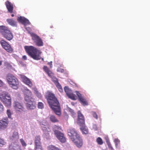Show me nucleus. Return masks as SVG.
<instances>
[{"label":"nucleus","instance_id":"nucleus-1","mask_svg":"<svg viewBox=\"0 0 150 150\" xmlns=\"http://www.w3.org/2000/svg\"><path fill=\"white\" fill-rule=\"evenodd\" d=\"M45 96L48 104L55 114L58 115H60V104L54 94L52 91H48L45 93Z\"/></svg>","mask_w":150,"mask_h":150},{"label":"nucleus","instance_id":"nucleus-2","mask_svg":"<svg viewBox=\"0 0 150 150\" xmlns=\"http://www.w3.org/2000/svg\"><path fill=\"white\" fill-rule=\"evenodd\" d=\"M68 135L71 139L78 147H81L83 144L82 139L75 129L70 128L68 130Z\"/></svg>","mask_w":150,"mask_h":150},{"label":"nucleus","instance_id":"nucleus-3","mask_svg":"<svg viewBox=\"0 0 150 150\" xmlns=\"http://www.w3.org/2000/svg\"><path fill=\"white\" fill-rule=\"evenodd\" d=\"M24 48L26 53L33 59L39 60L41 59V52L40 50L32 46H25Z\"/></svg>","mask_w":150,"mask_h":150},{"label":"nucleus","instance_id":"nucleus-4","mask_svg":"<svg viewBox=\"0 0 150 150\" xmlns=\"http://www.w3.org/2000/svg\"><path fill=\"white\" fill-rule=\"evenodd\" d=\"M24 100L26 102V107L30 109H34L36 107V102L32 93L24 94Z\"/></svg>","mask_w":150,"mask_h":150},{"label":"nucleus","instance_id":"nucleus-5","mask_svg":"<svg viewBox=\"0 0 150 150\" xmlns=\"http://www.w3.org/2000/svg\"><path fill=\"white\" fill-rule=\"evenodd\" d=\"M0 33L3 37L7 40L11 41L13 38V35L9 29L4 25H0Z\"/></svg>","mask_w":150,"mask_h":150},{"label":"nucleus","instance_id":"nucleus-6","mask_svg":"<svg viewBox=\"0 0 150 150\" xmlns=\"http://www.w3.org/2000/svg\"><path fill=\"white\" fill-rule=\"evenodd\" d=\"M7 82L11 87L14 89H17L18 85V81L17 78L13 75L8 74L6 76Z\"/></svg>","mask_w":150,"mask_h":150},{"label":"nucleus","instance_id":"nucleus-7","mask_svg":"<svg viewBox=\"0 0 150 150\" xmlns=\"http://www.w3.org/2000/svg\"><path fill=\"white\" fill-rule=\"evenodd\" d=\"M53 130L55 135L58 140L61 142L65 143L66 141V139L64 134L60 131H62L61 127L55 125L54 126Z\"/></svg>","mask_w":150,"mask_h":150},{"label":"nucleus","instance_id":"nucleus-8","mask_svg":"<svg viewBox=\"0 0 150 150\" xmlns=\"http://www.w3.org/2000/svg\"><path fill=\"white\" fill-rule=\"evenodd\" d=\"M0 43L2 48L7 52L11 53L13 51V49L9 43L4 40H1L0 41Z\"/></svg>","mask_w":150,"mask_h":150},{"label":"nucleus","instance_id":"nucleus-9","mask_svg":"<svg viewBox=\"0 0 150 150\" xmlns=\"http://www.w3.org/2000/svg\"><path fill=\"white\" fill-rule=\"evenodd\" d=\"M32 40L34 41L35 43L38 46H42L43 45V42L42 40L38 36L35 34H31Z\"/></svg>","mask_w":150,"mask_h":150},{"label":"nucleus","instance_id":"nucleus-10","mask_svg":"<svg viewBox=\"0 0 150 150\" xmlns=\"http://www.w3.org/2000/svg\"><path fill=\"white\" fill-rule=\"evenodd\" d=\"M78 118L77 120V124L80 126L85 124V120L83 115L80 111L78 112Z\"/></svg>","mask_w":150,"mask_h":150},{"label":"nucleus","instance_id":"nucleus-11","mask_svg":"<svg viewBox=\"0 0 150 150\" xmlns=\"http://www.w3.org/2000/svg\"><path fill=\"white\" fill-rule=\"evenodd\" d=\"M1 97V100L4 104V105L8 108H9L11 105V97H8L7 100H5L2 96Z\"/></svg>","mask_w":150,"mask_h":150},{"label":"nucleus","instance_id":"nucleus-12","mask_svg":"<svg viewBox=\"0 0 150 150\" xmlns=\"http://www.w3.org/2000/svg\"><path fill=\"white\" fill-rule=\"evenodd\" d=\"M8 123V119L6 117L0 120V129H3L6 127Z\"/></svg>","mask_w":150,"mask_h":150},{"label":"nucleus","instance_id":"nucleus-13","mask_svg":"<svg viewBox=\"0 0 150 150\" xmlns=\"http://www.w3.org/2000/svg\"><path fill=\"white\" fill-rule=\"evenodd\" d=\"M13 107L15 109L20 111H23L24 110V107L21 103L17 101H15L13 103Z\"/></svg>","mask_w":150,"mask_h":150},{"label":"nucleus","instance_id":"nucleus-14","mask_svg":"<svg viewBox=\"0 0 150 150\" xmlns=\"http://www.w3.org/2000/svg\"><path fill=\"white\" fill-rule=\"evenodd\" d=\"M5 4L8 12L12 13L13 12V4L9 1H7L5 2Z\"/></svg>","mask_w":150,"mask_h":150},{"label":"nucleus","instance_id":"nucleus-15","mask_svg":"<svg viewBox=\"0 0 150 150\" xmlns=\"http://www.w3.org/2000/svg\"><path fill=\"white\" fill-rule=\"evenodd\" d=\"M44 71L47 74L48 76L51 78L54 77V74L47 67L44 66L43 67Z\"/></svg>","mask_w":150,"mask_h":150},{"label":"nucleus","instance_id":"nucleus-16","mask_svg":"<svg viewBox=\"0 0 150 150\" xmlns=\"http://www.w3.org/2000/svg\"><path fill=\"white\" fill-rule=\"evenodd\" d=\"M41 128L45 135L46 136H49L51 132L50 128L48 126L45 125L42 126Z\"/></svg>","mask_w":150,"mask_h":150},{"label":"nucleus","instance_id":"nucleus-17","mask_svg":"<svg viewBox=\"0 0 150 150\" xmlns=\"http://www.w3.org/2000/svg\"><path fill=\"white\" fill-rule=\"evenodd\" d=\"M32 89L33 91L34 94L38 98L40 99L42 98V96L41 93L39 92L35 87L32 88Z\"/></svg>","mask_w":150,"mask_h":150},{"label":"nucleus","instance_id":"nucleus-18","mask_svg":"<svg viewBox=\"0 0 150 150\" xmlns=\"http://www.w3.org/2000/svg\"><path fill=\"white\" fill-rule=\"evenodd\" d=\"M80 129L83 134H88V129L85 125L82 126H80Z\"/></svg>","mask_w":150,"mask_h":150},{"label":"nucleus","instance_id":"nucleus-19","mask_svg":"<svg viewBox=\"0 0 150 150\" xmlns=\"http://www.w3.org/2000/svg\"><path fill=\"white\" fill-rule=\"evenodd\" d=\"M40 136L39 135L35 136V146L41 145Z\"/></svg>","mask_w":150,"mask_h":150},{"label":"nucleus","instance_id":"nucleus-20","mask_svg":"<svg viewBox=\"0 0 150 150\" xmlns=\"http://www.w3.org/2000/svg\"><path fill=\"white\" fill-rule=\"evenodd\" d=\"M7 22L13 26H16V22L12 19H8L6 20Z\"/></svg>","mask_w":150,"mask_h":150},{"label":"nucleus","instance_id":"nucleus-21","mask_svg":"<svg viewBox=\"0 0 150 150\" xmlns=\"http://www.w3.org/2000/svg\"><path fill=\"white\" fill-rule=\"evenodd\" d=\"M54 79H55V81L56 82L55 85L57 87L60 92H62L63 91L61 85L58 82L57 79L56 78H54Z\"/></svg>","mask_w":150,"mask_h":150},{"label":"nucleus","instance_id":"nucleus-22","mask_svg":"<svg viewBox=\"0 0 150 150\" xmlns=\"http://www.w3.org/2000/svg\"><path fill=\"white\" fill-rule=\"evenodd\" d=\"M2 96L4 98H3L5 100H7V98L8 97H11L9 94L8 93L6 92H3L0 94V100H1V97Z\"/></svg>","mask_w":150,"mask_h":150},{"label":"nucleus","instance_id":"nucleus-23","mask_svg":"<svg viewBox=\"0 0 150 150\" xmlns=\"http://www.w3.org/2000/svg\"><path fill=\"white\" fill-rule=\"evenodd\" d=\"M21 77L22 81L25 84L28 81L30 80L29 79L24 75H21Z\"/></svg>","mask_w":150,"mask_h":150},{"label":"nucleus","instance_id":"nucleus-24","mask_svg":"<svg viewBox=\"0 0 150 150\" xmlns=\"http://www.w3.org/2000/svg\"><path fill=\"white\" fill-rule=\"evenodd\" d=\"M79 100L81 103L84 106L86 105H88V102L83 97L79 99Z\"/></svg>","mask_w":150,"mask_h":150},{"label":"nucleus","instance_id":"nucleus-25","mask_svg":"<svg viewBox=\"0 0 150 150\" xmlns=\"http://www.w3.org/2000/svg\"><path fill=\"white\" fill-rule=\"evenodd\" d=\"M48 150H62L60 148L53 145L48 146L47 147Z\"/></svg>","mask_w":150,"mask_h":150},{"label":"nucleus","instance_id":"nucleus-26","mask_svg":"<svg viewBox=\"0 0 150 150\" xmlns=\"http://www.w3.org/2000/svg\"><path fill=\"white\" fill-rule=\"evenodd\" d=\"M50 121L53 122H58V120L56 118L55 116L53 115H51L50 117Z\"/></svg>","mask_w":150,"mask_h":150},{"label":"nucleus","instance_id":"nucleus-27","mask_svg":"<svg viewBox=\"0 0 150 150\" xmlns=\"http://www.w3.org/2000/svg\"><path fill=\"white\" fill-rule=\"evenodd\" d=\"M69 97L73 100H75L76 99V98L75 95L71 93V92L67 95Z\"/></svg>","mask_w":150,"mask_h":150},{"label":"nucleus","instance_id":"nucleus-28","mask_svg":"<svg viewBox=\"0 0 150 150\" xmlns=\"http://www.w3.org/2000/svg\"><path fill=\"white\" fill-rule=\"evenodd\" d=\"M19 136L18 135V133L17 132H14L13 133V134L11 138L12 139H18V138Z\"/></svg>","mask_w":150,"mask_h":150},{"label":"nucleus","instance_id":"nucleus-29","mask_svg":"<svg viewBox=\"0 0 150 150\" xmlns=\"http://www.w3.org/2000/svg\"><path fill=\"white\" fill-rule=\"evenodd\" d=\"M114 142L115 143L116 147L118 149H120V146L119 145L120 144V141L119 139H115L114 140Z\"/></svg>","mask_w":150,"mask_h":150},{"label":"nucleus","instance_id":"nucleus-30","mask_svg":"<svg viewBox=\"0 0 150 150\" xmlns=\"http://www.w3.org/2000/svg\"><path fill=\"white\" fill-rule=\"evenodd\" d=\"M96 142L98 144L100 145H102L103 143L102 139L100 137L97 138L96 139Z\"/></svg>","mask_w":150,"mask_h":150},{"label":"nucleus","instance_id":"nucleus-31","mask_svg":"<svg viewBox=\"0 0 150 150\" xmlns=\"http://www.w3.org/2000/svg\"><path fill=\"white\" fill-rule=\"evenodd\" d=\"M64 90L66 93L67 95H68L69 93L71 92V91L70 90L68 87L65 86L64 88Z\"/></svg>","mask_w":150,"mask_h":150},{"label":"nucleus","instance_id":"nucleus-32","mask_svg":"<svg viewBox=\"0 0 150 150\" xmlns=\"http://www.w3.org/2000/svg\"><path fill=\"white\" fill-rule=\"evenodd\" d=\"M38 107L39 109H42L44 108V104L41 102H39L38 104Z\"/></svg>","mask_w":150,"mask_h":150},{"label":"nucleus","instance_id":"nucleus-33","mask_svg":"<svg viewBox=\"0 0 150 150\" xmlns=\"http://www.w3.org/2000/svg\"><path fill=\"white\" fill-rule=\"evenodd\" d=\"M35 150H44L42 145L35 146Z\"/></svg>","mask_w":150,"mask_h":150},{"label":"nucleus","instance_id":"nucleus-34","mask_svg":"<svg viewBox=\"0 0 150 150\" xmlns=\"http://www.w3.org/2000/svg\"><path fill=\"white\" fill-rule=\"evenodd\" d=\"M22 23L24 25H27L30 24V23L28 19L25 18Z\"/></svg>","mask_w":150,"mask_h":150},{"label":"nucleus","instance_id":"nucleus-35","mask_svg":"<svg viewBox=\"0 0 150 150\" xmlns=\"http://www.w3.org/2000/svg\"><path fill=\"white\" fill-rule=\"evenodd\" d=\"M25 18L24 17L20 16L18 17L17 18V21L18 22L22 23Z\"/></svg>","mask_w":150,"mask_h":150},{"label":"nucleus","instance_id":"nucleus-36","mask_svg":"<svg viewBox=\"0 0 150 150\" xmlns=\"http://www.w3.org/2000/svg\"><path fill=\"white\" fill-rule=\"evenodd\" d=\"M6 144V142L3 139L0 138V146H2Z\"/></svg>","mask_w":150,"mask_h":150},{"label":"nucleus","instance_id":"nucleus-37","mask_svg":"<svg viewBox=\"0 0 150 150\" xmlns=\"http://www.w3.org/2000/svg\"><path fill=\"white\" fill-rule=\"evenodd\" d=\"M26 84L28 86V87L30 88H31L33 86V83L32 82L31 80L30 81H28L27 82V83H26Z\"/></svg>","mask_w":150,"mask_h":150},{"label":"nucleus","instance_id":"nucleus-38","mask_svg":"<svg viewBox=\"0 0 150 150\" xmlns=\"http://www.w3.org/2000/svg\"><path fill=\"white\" fill-rule=\"evenodd\" d=\"M25 91H24V94H28V93L31 94V93H32L31 91L27 88L25 89Z\"/></svg>","mask_w":150,"mask_h":150},{"label":"nucleus","instance_id":"nucleus-39","mask_svg":"<svg viewBox=\"0 0 150 150\" xmlns=\"http://www.w3.org/2000/svg\"><path fill=\"white\" fill-rule=\"evenodd\" d=\"M6 113L8 115V117L9 118H11V110L9 109L7 110L6 111Z\"/></svg>","mask_w":150,"mask_h":150},{"label":"nucleus","instance_id":"nucleus-40","mask_svg":"<svg viewBox=\"0 0 150 150\" xmlns=\"http://www.w3.org/2000/svg\"><path fill=\"white\" fill-rule=\"evenodd\" d=\"M20 142L23 146H26L27 144L25 142L23 139H20Z\"/></svg>","mask_w":150,"mask_h":150},{"label":"nucleus","instance_id":"nucleus-41","mask_svg":"<svg viewBox=\"0 0 150 150\" xmlns=\"http://www.w3.org/2000/svg\"><path fill=\"white\" fill-rule=\"evenodd\" d=\"M92 114L93 117L96 119H98V115L95 112L93 111L92 112Z\"/></svg>","mask_w":150,"mask_h":150},{"label":"nucleus","instance_id":"nucleus-42","mask_svg":"<svg viewBox=\"0 0 150 150\" xmlns=\"http://www.w3.org/2000/svg\"><path fill=\"white\" fill-rule=\"evenodd\" d=\"M76 92L79 99H80L81 98L83 97V96H81V94H80L78 91H76Z\"/></svg>","mask_w":150,"mask_h":150},{"label":"nucleus","instance_id":"nucleus-43","mask_svg":"<svg viewBox=\"0 0 150 150\" xmlns=\"http://www.w3.org/2000/svg\"><path fill=\"white\" fill-rule=\"evenodd\" d=\"M4 111V107L2 104L0 102V113Z\"/></svg>","mask_w":150,"mask_h":150},{"label":"nucleus","instance_id":"nucleus-44","mask_svg":"<svg viewBox=\"0 0 150 150\" xmlns=\"http://www.w3.org/2000/svg\"><path fill=\"white\" fill-rule=\"evenodd\" d=\"M107 144L109 149H110L111 150H114L110 142H108Z\"/></svg>","mask_w":150,"mask_h":150},{"label":"nucleus","instance_id":"nucleus-45","mask_svg":"<svg viewBox=\"0 0 150 150\" xmlns=\"http://www.w3.org/2000/svg\"><path fill=\"white\" fill-rule=\"evenodd\" d=\"M9 150H15V147L12 146V145H10L9 146Z\"/></svg>","mask_w":150,"mask_h":150},{"label":"nucleus","instance_id":"nucleus-46","mask_svg":"<svg viewBox=\"0 0 150 150\" xmlns=\"http://www.w3.org/2000/svg\"><path fill=\"white\" fill-rule=\"evenodd\" d=\"M22 59L23 60H26L27 59V57L26 55H23L22 57Z\"/></svg>","mask_w":150,"mask_h":150},{"label":"nucleus","instance_id":"nucleus-47","mask_svg":"<svg viewBox=\"0 0 150 150\" xmlns=\"http://www.w3.org/2000/svg\"><path fill=\"white\" fill-rule=\"evenodd\" d=\"M47 64L50 66V67L51 68L52 67V62L51 61L50 62H49Z\"/></svg>","mask_w":150,"mask_h":150},{"label":"nucleus","instance_id":"nucleus-48","mask_svg":"<svg viewBox=\"0 0 150 150\" xmlns=\"http://www.w3.org/2000/svg\"><path fill=\"white\" fill-rule=\"evenodd\" d=\"M3 85V82L2 81L0 80V87L2 86Z\"/></svg>","mask_w":150,"mask_h":150},{"label":"nucleus","instance_id":"nucleus-49","mask_svg":"<svg viewBox=\"0 0 150 150\" xmlns=\"http://www.w3.org/2000/svg\"><path fill=\"white\" fill-rule=\"evenodd\" d=\"M54 78H55L54 77V76L53 78H52V81H53L54 83L55 84H56V82L55 81V79H54Z\"/></svg>","mask_w":150,"mask_h":150},{"label":"nucleus","instance_id":"nucleus-50","mask_svg":"<svg viewBox=\"0 0 150 150\" xmlns=\"http://www.w3.org/2000/svg\"><path fill=\"white\" fill-rule=\"evenodd\" d=\"M59 71H60L61 72H64V70L63 69H61Z\"/></svg>","mask_w":150,"mask_h":150},{"label":"nucleus","instance_id":"nucleus-51","mask_svg":"<svg viewBox=\"0 0 150 150\" xmlns=\"http://www.w3.org/2000/svg\"><path fill=\"white\" fill-rule=\"evenodd\" d=\"M2 62L1 61H0V66H1L2 64Z\"/></svg>","mask_w":150,"mask_h":150},{"label":"nucleus","instance_id":"nucleus-52","mask_svg":"<svg viewBox=\"0 0 150 150\" xmlns=\"http://www.w3.org/2000/svg\"><path fill=\"white\" fill-rule=\"evenodd\" d=\"M11 16L12 17H13L14 16V15L13 14H12L11 15Z\"/></svg>","mask_w":150,"mask_h":150},{"label":"nucleus","instance_id":"nucleus-53","mask_svg":"<svg viewBox=\"0 0 150 150\" xmlns=\"http://www.w3.org/2000/svg\"><path fill=\"white\" fill-rule=\"evenodd\" d=\"M43 59H43V58H42V60H43Z\"/></svg>","mask_w":150,"mask_h":150}]
</instances>
